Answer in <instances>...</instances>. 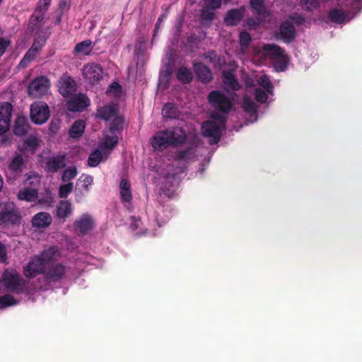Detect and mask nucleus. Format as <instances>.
<instances>
[{"instance_id":"c03bdc74","label":"nucleus","mask_w":362,"mask_h":362,"mask_svg":"<svg viewBox=\"0 0 362 362\" xmlns=\"http://www.w3.org/2000/svg\"><path fill=\"white\" fill-rule=\"evenodd\" d=\"M118 144V136H107L105 138V141L103 143V148L105 149L112 150Z\"/></svg>"},{"instance_id":"bb28decb","label":"nucleus","mask_w":362,"mask_h":362,"mask_svg":"<svg viewBox=\"0 0 362 362\" xmlns=\"http://www.w3.org/2000/svg\"><path fill=\"white\" fill-rule=\"evenodd\" d=\"M119 188L122 201L126 203L131 202L132 200V194L130 182L126 179H122L120 182Z\"/></svg>"},{"instance_id":"f257e3e1","label":"nucleus","mask_w":362,"mask_h":362,"mask_svg":"<svg viewBox=\"0 0 362 362\" xmlns=\"http://www.w3.org/2000/svg\"><path fill=\"white\" fill-rule=\"evenodd\" d=\"M186 139L185 131L175 127L156 132L151 139V144L154 150L163 151L170 146L176 148L182 145Z\"/></svg>"},{"instance_id":"f8f14e48","label":"nucleus","mask_w":362,"mask_h":362,"mask_svg":"<svg viewBox=\"0 0 362 362\" xmlns=\"http://www.w3.org/2000/svg\"><path fill=\"white\" fill-rule=\"evenodd\" d=\"M49 88V80L45 77H37L28 86V93L35 98L42 97L46 94Z\"/></svg>"},{"instance_id":"de8ad7c7","label":"nucleus","mask_w":362,"mask_h":362,"mask_svg":"<svg viewBox=\"0 0 362 362\" xmlns=\"http://www.w3.org/2000/svg\"><path fill=\"white\" fill-rule=\"evenodd\" d=\"M37 52L38 51L31 47L20 62V65L25 66L26 63L30 62L36 57Z\"/></svg>"},{"instance_id":"423d86ee","label":"nucleus","mask_w":362,"mask_h":362,"mask_svg":"<svg viewBox=\"0 0 362 362\" xmlns=\"http://www.w3.org/2000/svg\"><path fill=\"white\" fill-rule=\"evenodd\" d=\"M49 108L45 102L39 101L30 105V118L33 123L42 124L49 117Z\"/></svg>"},{"instance_id":"49530a36","label":"nucleus","mask_w":362,"mask_h":362,"mask_svg":"<svg viewBox=\"0 0 362 362\" xmlns=\"http://www.w3.org/2000/svg\"><path fill=\"white\" fill-rule=\"evenodd\" d=\"M288 59L287 55L285 54L284 57L276 59V61L274 63V66L278 71H284L288 66Z\"/></svg>"},{"instance_id":"79ce46f5","label":"nucleus","mask_w":362,"mask_h":362,"mask_svg":"<svg viewBox=\"0 0 362 362\" xmlns=\"http://www.w3.org/2000/svg\"><path fill=\"white\" fill-rule=\"evenodd\" d=\"M243 107L246 112L251 115L257 112V106L250 97H245L243 98Z\"/></svg>"},{"instance_id":"6e6552de","label":"nucleus","mask_w":362,"mask_h":362,"mask_svg":"<svg viewBox=\"0 0 362 362\" xmlns=\"http://www.w3.org/2000/svg\"><path fill=\"white\" fill-rule=\"evenodd\" d=\"M47 11L36 6L33 13L30 16L28 28L30 32H35L36 34L42 33V26L45 20Z\"/></svg>"},{"instance_id":"4be33fe9","label":"nucleus","mask_w":362,"mask_h":362,"mask_svg":"<svg viewBox=\"0 0 362 362\" xmlns=\"http://www.w3.org/2000/svg\"><path fill=\"white\" fill-rule=\"evenodd\" d=\"M52 221L51 215L47 212H39L32 218V225L34 228H45L50 226Z\"/></svg>"},{"instance_id":"338daca9","label":"nucleus","mask_w":362,"mask_h":362,"mask_svg":"<svg viewBox=\"0 0 362 362\" xmlns=\"http://www.w3.org/2000/svg\"><path fill=\"white\" fill-rule=\"evenodd\" d=\"M110 89H114L115 92H119L121 90V86L118 83L114 82L109 86V90Z\"/></svg>"},{"instance_id":"3c124183","label":"nucleus","mask_w":362,"mask_h":362,"mask_svg":"<svg viewBox=\"0 0 362 362\" xmlns=\"http://www.w3.org/2000/svg\"><path fill=\"white\" fill-rule=\"evenodd\" d=\"M251 40L252 38L249 33L246 31L240 32V43L242 47L247 48L250 45Z\"/></svg>"},{"instance_id":"aec40b11","label":"nucleus","mask_w":362,"mask_h":362,"mask_svg":"<svg viewBox=\"0 0 362 362\" xmlns=\"http://www.w3.org/2000/svg\"><path fill=\"white\" fill-rule=\"evenodd\" d=\"M66 156L59 155L49 158L46 161V170L49 173H56L59 170L64 168L66 165L65 163Z\"/></svg>"},{"instance_id":"09e8293b","label":"nucleus","mask_w":362,"mask_h":362,"mask_svg":"<svg viewBox=\"0 0 362 362\" xmlns=\"http://www.w3.org/2000/svg\"><path fill=\"white\" fill-rule=\"evenodd\" d=\"M255 98L257 102L264 103L267 101L268 95L262 89L257 88L255 90Z\"/></svg>"},{"instance_id":"6ab92c4d","label":"nucleus","mask_w":362,"mask_h":362,"mask_svg":"<svg viewBox=\"0 0 362 362\" xmlns=\"http://www.w3.org/2000/svg\"><path fill=\"white\" fill-rule=\"evenodd\" d=\"M74 225L81 234L84 235L93 229V221L90 215L84 214L74 222Z\"/></svg>"},{"instance_id":"20e7f679","label":"nucleus","mask_w":362,"mask_h":362,"mask_svg":"<svg viewBox=\"0 0 362 362\" xmlns=\"http://www.w3.org/2000/svg\"><path fill=\"white\" fill-rule=\"evenodd\" d=\"M21 216L13 202H6L0 204V222L5 225H17L21 223Z\"/></svg>"},{"instance_id":"a211bd4d","label":"nucleus","mask_w":362,"mask_h":362,"mask_svg":"<svg viewBox=\"0 0 362 362\" xmlns=\"http://www.w3.org/2000/svg\"><path fill=\"white\" fill-rule=\"evenodd\" d=\"M90 105L88 98L83 94L75 95L67 103V107L69 110L73 112H78L86 108Z\"/></svg>"},{"instance_id":"a878e982","label":"nucleus","mask_w":362,"mask_h":362,"mask_svg":"<svg viewBox=\"0 0 362 362\" xmlns=\"http://www.w3.org/2000/svg\"><path fill=\"white\" fill-rule=\"evenodd\" d=\"M262 50L272 59H276L285 56V50L276 45L265 44L262 46Z\"/></svg>"},{"instance_id":"39448f33","label":"nucleus","mask_w":362,"mask_h":362,"mask_svg":"<svg viewBox=\"0 0 362 362\" xmlns=\"http://www.w3.org/2000/svg\"><path fill=\"white\" fill-rule=\"evenodd\" d=\"M67 268L62 263H54L46 267L44 280L46 284L59 283L65 276Z\"/></svg>"},{"instance_id":"774afa93","label":"nucleus","mask_w":362,"mask_h":362,"mask_svg":"<svg viewBox=\"0 0 362 362\" xmlns=\"http://www.w3.org/2000/svg\"><path fill=\"white\" fill-rule=\"evenodd\" d=\"M58 124L54 122H51L49 125V129L51 132L55 133L58 130Z\"/></svg>"},{"instance_id":"ddd939ff","label":"nucleus","mask_w":362,"mask_h":362,"mask_svg":"<svg viewBox=\"0 0 362 362\" xmlns=\"http://www.w3.org/2000/svg\"><path fill=\"white\" fill-rule=\"evenodd\" d=\"M296 34V28L293 23L286 21L280 25L279 30L276 33L275 37L289 44L295 40Z\"/></svg>"},{"instance_id":"2f4dec72","label":"nucleus","mask_w":362,"mask_h":362,"mask_svg":"<svg viewBox=\"0 0 362 362\" xmlns=\"http://www.w3.org/2000/svg\"><path fill=\"white\" fill-rule=\"evenodd\" d=\"M350 12L343 11L340 9H332L328 13L329 19L336 23H342L346 19H349Z\"/></svg>"},{"instance_id":"5701e85b","label":"nucleus","mask_w":362,"mask_h":362,"mask_svg":"<svg viewBox=\"0 0 362 362\" xmlns=\"http://www.w3.org/2000/svg\"><path fill=\"white\" fill-rule=\"evenodd\" d=\"M26 161L22 154H16L8 165L9 171L16 175H20L25 166Z\"/></svg>"},{"instance_id":"bf43d9fd","label":"nucleus","mask_w":362,"mask_h":362,"mask_svg":"<svg viewBox=\"0 0 362 362\" xmlns=\"http://www.w3.org/2000/svg\"><path fill=\"white\" fill-rule=\"evenodd\" d=\"M70 4L67 0H60L59 3V13H63L65 11L69 10Z\"/></svg>"},{"instance_id":"473e14b6","label":"nucleus","mask_w":362,"mask_h":362,"mask_svg":"<svg viewBox=\"0 0 362 362\" xmlns=\"http://www.w3.org/2000/svg\"><path fill=\"white\" fill-rule=\"evenodd\" d=\"M57 252V250L54 247H49V249L45 250L42 252L40 255H37V257L42 260L44 264H46L47 267L55 263L54 262V259Z\"/></svg>"},{"instance_id":"1a4fd4ad","label":"nucleus","mask_w":362,"mask_h":362,"mask_svg":"<svg viewBox=\"0 0 362 362\" xmlns=\"http://www.w3.org/2000/svg\"><path fill=\"white\" fill-rule=\"evenodd\" d=\"M46 264L37 257L35 256L29 261L23 269L24 275L30 279L37 276L38 274H45Z\"/></svg>"},{"instance_id":"dca6fc26","label":"nucleus","mask_w":362,"mask_h":362,"mask_svg":"<svg viewBox=\"0 0 362 362\" xmlns=\"http://www.w3.org/2000/svg\"><path fill=\"white\" fill-rule=\"evenodd\" d=\"M245 13V8L244 6L239 8L230 9L226 12L223 22L227 26L237 25L244 18Z\"/></svg>"},{"instance_id":"58836bf2","label":"nucleus","mask_w":362,"mask_h":362,"mask_svg":"<svg viewBox=\"0 0 362 362\" xmlns=\"http://www.w3.org/2000/svg\"><path fill=\"white\" fill-rule=\"evenodd\" d=\"M124 120L122 117L117 116L113 118L110 124V131L112 133L120 132L123 129Z\"/></svg>"},{"instance_id":"603ef678","label":"nucleus","mask_w":362,"mask_h":362,"mask_svg":"<svg viewBox=\"0 0 362 362\" xmlns=\"http://www.w3.org/2000/svg\"><path fill=\"white\" fill-rule=\"evenodd\" d=\"M259 85L265 88L269 93H272L273 85L267 76L264 75L260 77L259 80Z\"/></svg>"},{"instance_id":"4c0bfd02","label":"nucleus","mask_w":362,"mask_h":362,"mask_svg":"<svg viewBox=\"0 0 362 362\" xmlns=\"http://www.w3.org/2000/svg\"><path fill=\"white\" fill-rule=\"evenodd\" d=\"M200 18L203 21L211 23L216 18L214 9L203 6L200 11Z\"/></svg>"},{"instance_id":"864d4df0","label":"nucleus","mask_w":362,"mask_h":362,"mask_svg":"<svg viewBox=\"0 0 362 362\" xmlns=\"http://www.w3.org/2000/svg\"><path fill=\"white\" fill-rule=\"evenodd\" d=\"M23 145L25 148L35 151L38 146L37 139L35 136H30L25 140Z\"/></svg>"},{"instance_id":"0eeeda50","label":"nucleus","mask_w":362,"mask_h":362,"mask_svg":"<svg viewBox=\"0 0 362 362\" xmlns=\"http://www.w3.org/2000/svg\"><path fill=\"white\" fill-rule=\"evenodd\" d=\"M82 74L88 83L94 85L103 78V69L102 66L96 63H89L83 66Z\"/></svg>"},{"instance_id":"e2e57ef3","label":"nucleus","mask_w":362,"mask_h":362,"mask_svg":"<svg viewBox=\"0 0 362 362\" xmlns=\"http://www.w3.org/2000/svg\"><path fill=\"white\" fill-rule=\"evenodd\" d=\"M162 21H163V16H160L158 18L156 25H155V28H154V30H153V37H152V43L153 42V40L156 38L157 33L158 32V30L160 29Z\"/></svg>"},{"instance_id":"c756f323","label":"nucleus","mask_w":362,"mask_h":362,"mask_svg":"<svg viewBox=\"0 0 362 362\" xmlns=\"http://www.w3.org/2000/svg\"><path fill=\"white\" fill-rule=\"evenodd\" d=\"M266 0H250V6L257 16L265 17L268 11L265 5Z\"/></svg>"},{"instance_id":"680f3d73","label":"nucleus","mask_w":362,"mask_h":362,"mask_svg":"<svg viewBox=\"0 0 362 362\" xmlns=\"http://www.w3.org/2000/svg\"><path fill=\"white\" fill-rule=\"evenodd\" d=\"M204 57L209 61V62L212 63L216 59L217 54L216 51H210L204 54Z\"/></svg>"},{"instance_id":"f704fd0d","label":"nucleus","mask_w":362,"mask_h":362,"mask_svg":"<svg viewBox=\"0 0 362 362\" xmlns=\"http://www.w3.org/2000/svg\"><path fill=\"white\" fill-rule=\"evenodd\" d=\"M162 115L168 119H177L179 117V111L174 103H167L163 107Z\"/></svg>"},{"instance_id":"c9c22d12","label":"nucleus","mask_w":362,"mask_h":362,"mask_svg":"<svg viewBox=\"0 0 362 362\" xmlns=\"http://www.w3.org/2000/svg\"><path fill=\"white\" fill-rule=\"evenodd\" d=\"M93 49L92 41L86 40L76 45L74 47V53L88 55Z\"/></svg>"},{"instance_id":"5fc2aeb1","label":"nucleus","mask_w":362,"mask_h":362,"mask_svg":"<svg viewBox=\"0 0 362 362\" xmlns=\"http://www.w3.org/2000/svg\"><path fill=\"white\" fill-rule=\"evenodd\" d=\"M221 0H204V6L216 10L221 7Z\"/></svg>"},{"instance_id":"a18cd8bd","label":"nucleus","mask_w":362,"mask_h":362,"mask_svg":"<svg viewBox=\"0 0 362 362\" xmlns=\"http://www.w3.org/2000/svg\"><path fill=\"white\" fill-rule=\"evenodd\" d=\"M78 174L77 170L76 167H71L66 169L62 176V180L63 182H69L76 177Z\"/></svg>"},{"instance_id":"2eb2a0df","label":"nucleus","mask_w":362,"mask_h":362,"mask_svg":"<svg viewBox=\"0 0 362 362\" xmlns=\"http://www.w3.org/2000/svg\"><path fill=\"white\" fill-rule=\"evenodd\" d=\"M57 87L63 97L69 98L75 93L76 84L70 76L64 74L58 81Z\"/></svg>"},{"instance_id":"cd10ccee","label":"nucleus","mask_w":362,"mask_h":362,"mask_svg":"<svg viewBox=\"0 0 362 362\" xmlns=\"http://www.w3.org/2000/svg\"><path fill=\"white\" fill-rule=\"evenodd\" d=\"M85 128V122L82 119H77L71 125L69 134L73 139H78L83 135Z\"/></svg>"},{"instance_id":"4468645a","label":"nucleus","mask_w":362,"mask_h":362,"mask_svg":"<svg viewBox=\"0 0 362 362\" xmlns=\"http://www.w3.org/2000/svg\"><path fill=\"white\" fill-rule=\"evenodd\" d=\"M12 111L13 106L10 103H0V135L9 129Z\"/></svg>"},{"instance_id":"393cba45","label":"nucleus","mask_w":362,"mask_h":362,"mask_svg":"<svg viewBox=\"0 0 362 362\" xmlns=\"http://www.w3.org/2000/svg\"><path fill=\"white\" fill-rule=\"evenodd\" d=\"M28 129L29 123L28 118L25 116H18L13 127L14 134L19 136H24L27 134Z\"/></svg>"},{"instance_id":"69168bd1","label":"nucleus","mask_w":362,"mask_h":362,"mask_svg":"<svg viewBox=\"0 0 362 362\" xmlns=\"http://www.w3.org/2000/svg\"><path fill=\"white\" fill-rule=\"evenodd\" d=\"M247 24L250 28H255L259 25V23L252 18H249L247 20Z\"/></svg>"},{"instance_id":"0e129e2a","label":"nucleus","mask_w":362,"mask_h":362,"mask_svg":"<svg viewBox=\"0 0 362 362\" xmlns=\"http://www.w3.org/2000/svg\"><path fill=\"white\" fill-rule=\"evenodd\" d=\"M52 0H42L39 1L36 6H40V8L47 11L48 10L49 6L50 5Z\"/></svg>"},{"instance_id":"a19ab883","label":"nucleus","mask_w":362,"mask_h":362,"mask_svg":"<svg viewBox=\"0 0 362 362\" xmlns=\"http://www.w3.org/2000/svg\"><path fill=\"white\" fill-rule=\"evenodd\" d=\"M17 303L18 300L11 294H5L0 296V308L14 305Z\"/></svg>"},{"instance_id":"7c9ffc66","label":"nucleus","mask_w":362,"mask_h":362,"mask_svg":"<svg viewBox=\"0 0 362 362\" xmlns=\"http://www.w3.org/2000/svg\"><path fill=\"white\" fill-rule=\"evenodd\" d=\"M222 74L223 83L227 87L233 90H238L240 89V86L235 76L231 71H223Z\"/></svg>"},{"instance_id":"72a5a7b5","label":"nucleus","mask_w":362,"mask_h":362,"mask_svg":"<svg viewBox=\"0 0 362 362\" xmlns=\"http://www.w3.org/2000/svg\"><path fill=\"white\" fill-rule=\"evenodd\" d=\"M177 78L183 84L189 83L193 80V74L189 69L185 66H182L177 70Z\"/></svg>"},{"instance_id":"f3484780","label":"nucleus","mask_w":362,"mask_h":362,"mask_svg":"<svg viewBox=\"0 0 362 362\" xmlns=\"http://www.w3.org/2000/svg\"><path fill=\"white\" fill-rule=\"evenodd\" d=\"M194 73L202 83L207 84L213 79L212 73L210 69L202 62H195L193 64Z\"/></svg>"},{"instance_id":"7ed1b4c3","label":"nucleus","mask_w":362,"mask_h":362,"mask_svg":"<svg viewBox=\"0 0 362 362\" xmlns=\"http://www.w3.org/2000/svg\"><path fill=\"white\" fill-rule=\"evenodd\" d=\"M1 281L8 292L22 294L28 291V281L14 269H6L1 275Z\"/></svg>"},{"instance_id":"ea45409f","label":"nucleus","mask_w":362,"mask_h":362,"mask_svg":"<svg viewBox=\"0 0 362 362\" xmlns=\"http://www.w3.org/2000/svg\"><path fill=\"white\" fill-rule=\"evenodd\" d=\"M101 160L102 153L98 149H96L89 155L88 165L90 167H96L100 163Z\"/></svg>"},{"instance_id":"412c9836","label":"nucleus","mask_w":362,"mask_h":362,"mask_svg":"<svg viewBox=\"0 0 362 362\" xmlns=\"http://www.w3.org/2000/svg\"><path fill=\"white\" fill-rule=\"evenodd\" d=\"M72 204L69 200H61L56 208V216L65 221L72 214Z\"/></svg>"},{"instance_id":"4d7b16f0","label":"nucleus","mask_w":362,"mask_h":362,"mask_svg":"<svg viewBox=\"0 0 362 362\" xmlns=\"http://www.w3.org/2000/svg\"><path fill=\"white\" fill-rule=\"evenodd\" d=\"M7 259V250L6 246L0 241V262H5Z\"/></svg>"},{"instance_id":"f03ea898","label":"nucleus","mask_w":362,"mask_h":362,"mask_svg":"<svg viewBox=\"0 0 362 362\" xmlns=\"http://www.w3.org/2000/svg\"><path fill=\"white\" fill-rule=\"evenodd\" d=\"M207 100L210 105L216 111L211 115V117L224 121L222 114L227 115L231 111L233 106V98L221 90H214L209 93Z\"/></svg>"},{"instance_id":"c85d7f7f","label":"nucleus","mask_w":362,"mask_h":362,"mask_svg":"<svg viewBox=\"0 0 362 362\" xmlns=\"http://www.w3.org/2000/svg\"><path fill=\"white\" fill-rule=\"evenodd\" d=\"M37 197V190L31 187H25L21 189L17 194V197L19 200L27 202H33Z\"/></svg>"},{"instance_id":"9d476101","label":"nucleus","mask_w":362,"mask_h":362,"mask_svg":"<svg viewBox=\"0 0 362 362\" xmlns=\"http://www.w3.org/2000/svg\"><path fill=\"white\" fill-rule=\"evenodd\" d=\"M93 178L89 175L83 174L76 182L75 188V200L76 202H81L86 193H87L90 187L92 185Z\"/></svg>"},{"instance_id":"b1692460","label":"nucleus","mask_w":362,"mask_h":362,"mask_svg":"<svg viewBox=\"0 0 362 362\" xmlns=\"http://www.w3.org/2000/svg\"><path fill=\"white\" fill-rule=\"evenodd\" d=\"M117 108L115 104H108L100 107L97 110V117L105 121L110 120L117 115Z\"/></svg>"},{"instance_id":"13d9d810","label":"nucleus","mask_w":362,"mask_h":362,"mask_svg":"<svg viewBox=\"0 0 362 362\" xmlns=\"http://www.w3.org/2000/svg\"><path fill=\"white\" fill-rule=\"evenodd\" d=\"M9 44L10 41L6 40L2 37L0 38V57H1L5 53Z\"/></svg>"},{"instance_id":"052dcab7","label":"nucleus","mask_w":362,"mask_h":362,"mask_svg":"<svg viewBox=\"0 0 362 362\" xmlns=\"http://www.w3.org/2000/svg\"><path fill=\"white\" fill-rule=\"evenodd\" d=\"M362 8V3L360 0H354L351 4V8L354 10V13H359Z\"/></svg>"},{"instance_id":"9b49d317","label":"nucleus","mask_w":362,"mask_h":362,"mask_svg":"<svg viewBox=\"0 0 362 362\" xmlns=\"http://www.w3.org/2000/svg\"><path fill=\"white\" fill-rule=\"evenodd\" d=\"M202 132L204 136L211 139L210 143L212 144H217L221 139V129L214 121L208 120L204 122L202 124Z\"/></svg>"},{"instance_id":"e433bc0d","label":"nucleus","mask_w":362,"mask_h":362,"mask_svg":"<svg viewBox=\"0 0 362 362\" xmlns=\"http://www.w3.org/2000/svg\"><path fill=\"white\" fill-rule=\"evenodd\" d=\"M195 153V149L194 147L190 146L188 147L187 149H185L183 151H180L177 152L176 155V158L178 160H188L190 159H192L194 156Z\"/></svg>"},{"instance_id":"6e6d98bb","label":"nucleus","mask_w":362,"mask_h":362,"mask_svg":"<svg viewBox=\"0 0 362 362\" xmlns=\"http://www.w3.org/2000/svg\"><path fill=\"white\" fill-rule=\"evenodd\" d=\"M301 3L308 11L317 8L319 6L317 0H301Z\"/></svg>"},{"instance_id":"37998d69","label":"nucleus","mask_w":362,"mask_h":362,"mask_svg":"<svg viewBox=\"0 0 362 362\" xmlns=\"http://www.w3.org/2000/svg\"><path fill=\"white\" fill-rule=\"evenodd\" d=\"M74 189V183L68 182L60 185L59 189V197L62 199L66 198Z\"/></svg>"},{"instance_id":"8fccbe9b","label":"nucleus","mask_w":362,"mask_h":362,"mask_svg":"<svg viewBox=\"0 0 362 362\" xmlns=\"http://www.w3.org/2000/svg\"><path fill=\"white\" fill-rule=\"evenodd\" d=\"M47 37H45V35H39L34 40L32 47L39 52L42 49V47L45 45Z\"/></svg>"}]
</instances>
